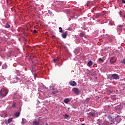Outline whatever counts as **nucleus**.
<instances>
[{
	"mask_svg": "<svg viewBox=\"0 0 125 125\" xmlns=\"http://www.w3.org/2000/svg\"><path fill=\"white\" fill-rule=\"evenodd\" d=\"M2 64V63L1 62H0V66H1Z\"/></svg>",
	"mask_w": 125,
	"mask_h": 125,
	"instance_id": "nucleus-30",
	"label": "nucleus"
},
{
	"mask_svg": "<svg viewBox=\"0 0 125 125\" xmlns=\"http://www.w3.org/2000/svg\"><path fill=\"white\" fill-rule=\"evenodd\" d=\"M99 125H103V124H99Z\"/></svg>",
	"mask_w": 125,
	"mask_h": 125,
	"instance_id": "nucleus-33",
	"label": "nucleus"
},
{
	"mask_svg": "<svg viewBox=\"0 0 125 125\" xmlns=\"http://www.w3.org/2000/svg\"><path fill=\"white\" fill-rule=\"evenodd\" d=\"M111 77L114 80H119L120 79V76L117 74H112Z\"/></svg>",
	"mask_w": 125,
	"mask_h": 125,
	"instance_id": "nucleus-3",
	"label": "nucleus"
},
{
	"mask_svg": "<svg viewBox=\"0 0 125 125\" xmlns=\"http://www.w3.org/2000/svg\"><path fill=\"white\" fill-rule=\"evenodd\" d=\"M122 64H125V59H124L123 61L121 62Z\"/></svg>",
	"mask_w": 125,
	"mask_h": 125,
	"instance_id": "nucleus-24",
	"label": "nucleus"
},
{
	"mask_svg": "<svg viewBox=\"0 0 125 125\" xmlns=\"http://www.w3.org/2000/svg\"><path fill=\"white\" fill-rule=\"evenodd\" d=\"M89 116H90L91 117H94V116H95V114L93 112H90L89 113Z\"/></svg>",
	"mask_w": 125,
	"mask_h": 125,
	"instance_id": "nucleus-13",
	"label": "nucleus"
},
{
	"mask_svg": "<svg viewBox=\"0 0 125 125\" xmlns=\"http://www.w3.org/2000/svg\"><path fill=\"white\" fill-rule=\"evenodd\" d=\"M40 119H41V118H39V120H40Z\"/></svg>",
	"mask_w": 125,
	"mask_h": 125,
	"instance_id": "nucleus-34",
	"label": "nucleus"
},
{
	"mask_svg": "<svg viewBox=\"0 0 125 125\" xmlns=\"http://www.w3.org/2000/svg\"><path fill=\"white\" fill-rule=\"evenodd\" d=\"M60 33H63V29H62V27H59Z\"/></svg>",
	"mask_w": 125,
	"mask_h": 125,
	"instance_id": "nucleus-19",
	"label": "nucleus"
},
{
	"mask_svg": "<svg viewBox=\"0 0 125 125\" xmlns=\"http://www.w3.org/2000/svg\"><path fill=\"white\" fill-rule=\"evenodd\" d=\"M81 125H84V124H82Z\"/></svg>",
	"mask_w": 125,
	"mask_h": 125,
	"instance_id": "nucleus-32",
	"label": "nucleus"
},
{
	"mask_svg": "<svg viewBox=\"0 0 125 125\" xmlns=\"http://www.w3.org/2000/svg\"><path fill=\"white\" fill-rule=\"evenodd\" d=\"M48 13H49V14H51L52 13V12H51V11H50L49 10H48Z\"/></svg>",
	"mask_w": 125,
	"mask_h": 125,
	"instance_id": "nucleus-25",
	"label": "nucleus"
},
{
	"mask_svg": "<svg viewBox=\"0 0 125 125\" xmlns=\"http://www.w3.org/2000/svg\"><path fill=\"white\" fill-rule=\"evenodd\" d=\"M116 62V59H111L110 60V63L111 64H114Z\"/></svg>",
	"mask_w": 125,
	"mask_h": 125,
	"instance_id": "nucleus-9",
	"label": "nucleus"
},
{
	"mask_svg": "<svg viewBox=\"0 0 125 125\" xmlns=\"http://www.w3.org/2000/svg\"><path fill=\"white\" fill-rule=\"evenodd\" d=\"M72 91L74 92L76 95H79L80 94V89L78 88L74 87L72 89Z\"/></svg>",
	"mask_w": 125,
	"mask_h": 125,
	"instance_id": "nucleus-2",
	"label": "nucleus"
},
{
	"mask_svg": "<svg viewBox=\"0 0 125 125\" xmlns=\"http://www.w3.org/2000/svg\"><path fill=\"white\" fill-rule=\"evenodd\" d=\"M69 84L72 85V86H76L77 85V83L74 81H71L69 82Z\"/></svg>",
	"mask_w": 125,
	"mask_h": 125,
	"instance_id": "nucleus-5",
	"label": "nucleus"
},
{
	"mask_svg": "<svg viewBox=\"0 0 125 125\" xmlns=\"http://www.w3.org/2000/svg\"><path fill=\"white\" fill-rule=\"evenodd\" d=\"M58 61H59V60L58 59H55L53 60L54 63H56V62H58Z\"/></svg>",
	"mask_w": 125,
	"mask_h": 125,
	"instance_id": "nucleus-22",
	"label": "nucleus"
},
{
	"mask_svg": "<svg viewBox=\"0 0 125 125\" xmlns=\"http://www.w3.org/2000/svg\"><path fill=\"white\" fill-rule=\"evenodd\" d=\"M52 94H56L58 93V91H53L52 92Z\"/></svg>",
	"mask_w": 125,
	"mask_h": 125,
	"instance_id": "nucleus-16",
	"label": "nucleus"
},
{
	"mask_svg": "<svg viewBox=\"0 0 125 125\" xmlns=\"http://www.w3.org/2000/svg\"><path fill=\"white\" fill-rule=\"evenodd\" d=\"M3 69H5L7 68V65L6 64H3L2 66Z\"/></svg>",
	"mask_w": 125,
	"mask_h": 125,
	"instance_id": "nucleus-14",
	"label": "nucleus"
},
{
	"mask_svg": "<svg viewBox=\"0 0 125 125\" xmlns=\"http://www.w3.org/2000/svg\"><path fill=\"white\" fill-rule=\"evenodd\" d=\"M67 35H68V31L64 32L62 34V38H63V39H66V38H67Z\"/></svg>",
	"mask_w": 125,
	"mask_h": 125,
	"instance_id": "nucleus-4",
	"label": "nucleus"
},
{
	"mask_svg": "<svg viewBox=\"0 0 125 125\" xmlns=\"http://www.w3.org/2000/svg\"><path fill=\"white\" fill-rule=\"evenodd\" d=\"M12 106H13V107H15V104H13Z\"/></svg>",
	"mask_w": 125,
	"mask_h": 125,
	"instance_id": "nucleus-29",
	"label": "nucleus"
},
{
	"mask_svg": "<svg viewBox=\"0 0 125 125\" xmlns=\"http://www.w3.org/2000/svg\"><path fill=\"white\" fill-rule=\"evenodd\" d=\"M80 37H81L82 38H83V37H84V33H81L80 34Z\"/></svg>",
	"mask_w": 125,
	"mask_h": 125,
	"instance_id": "nucleus-21",
	"label": "nucleus"
},
{
	"mask_svg": "<svg viewBox=\"0 0 125 125\" xmlns=\"http://www.w3.org/2000/svg\"><path fill=\"white\" fill-rule=\"evenodd\" d=\"M103 125H109V122L107 121H105L104 123H103Z\"/></svg>",
	"mask_w": 125,
	"mask_h": 125,
	"instance_id": "nucleus-17",
	"label": "nucleus"
},
{
	"mask_svg": "<svg viewBox=\"0 0 125 125\" xmlns=\"http://www.w3.org/2000/svg\"><path fill=\"white\" fill-rule=\"evenodd\" d=\"M99 61L101 62H104V60H103L101 58L99 59Z\"/></svg>",
	"mask_w": 125,
	"mask_h": 125,
	"instance_id": "nucleus-23",
	"label": "nucleus"
},
{
	"mask_svg": "<svg viewBox=\"0 0 125 125\" xmlns=\"http://www.w3.org/2000/svg\"><path fill=\"white\" fill-rule=\"evenodd\" d=\"M24 120V118H22V121Z\"/></svg>",
	"mask_w": 125,
	"mask_h": 125,
	"instance_id": "nucleus-35",
	"label": "nucleus"
},
{
	"mask_svg": "<svg viewBox=\"0 0 125 125\" xmlns=\"http://www.w3.org/2000/svg\"><path fill=\"white\" fill-rule=\"evenodd\" d=\"M33 33H34V34H37V30H34L33 31Z\"/></svg>",
	"mask_w": 125,
	"mask_h": 125,
	"instance_id": "nucleus-27",
	"label": "nucleus"
},
{
	"mask_svg": "<svg viewBox=\"0 0 125 125\" xmlns=\"http://www.w3.org/2000/svg\"><path fill=\"white\" fill-rule=\"evenodd\" d=\"M70 101H71V99L66 98L64 100V102L66 104H68V103H69Z\"/></svg>",
	"mask_w": 125,
	"mask_h": 125,
	"instance_id": "nucleus-6",
	"label": "nucleus"
},
{
	"mask_svg": "<svg viewBox=\"0 0 125 125\" xmlns=\"http://www.w3.org/2000/svg\"><path fill=\"white\" fill-rule=\"evenodd\" d=\"M93 63H92V62L91 61H90L87 64V66L88 67H91L93 65Z\"/></svg>",
	"mask_w": 125,
	"mask_h": 125,
	"instance_id": "nucleus-7",
	"label": "nucleus"
},
{
	"mask_svg": "<svg viewBox=\"0 0 125 125\" xmlns=\"http://www.w3.org/2000/svg\"><path fill=\"white\" fill-rule=\"evenodd\" d=\"M5 28H6V29H8L9 28H10V25H9L8 23H6L5 25Z\"/></svg>",
	"mask_w": 125,
	"mask_h": 125,
	"instance_id": "nucleus-11",
	"label": "nucleus"
},
{
	"mask_svg": "<svg viewBox=\"0 0 125 125\" xmlns=\"http://www.w3.org/2000/svg\"><path fill=\"white\" fill-rule=\"evenodd\" d=\"M123 3H125V0H122Z\"/></svg>",
	"mask_w": 125,
	"mask_h": 125,
	"instance_id": "nucleus-28",
	"label": "nucleus"
},
{
	"mask_svg": "<svg viewBox=\"0 0 125 125\" xmlns=\"http://www.w3.org/2000/svg\"><path fill=\"white\" fill-rule=\"evenodd\" d=\"M33 125H40V122H39V121H34L33 122Z\"/></svg>",
	"mask_w": 125,
	"mask_h": 125,
	"instance_id": "nucleus-10",
	"label": "nucleus"
},
{
	"mask_svg": "<svg viewBox=\"0 0 125 125\" xmlns=\"http://www.w3.org/2000/svg\"><path fill=\"white\" fill-rule=\"evenodd\" d=\"M50 90H55L54 87L53 86H51L50 87Z\"/></svg>",
	"mask_w": 125,
	"mask_h": 125,
	"instance_id": "nucleus-18",
	"label": "nucleus"
},
{
	"mask_svg": "<svg viewBox=\"0 0 125 125\" xmlns=\"http://www.w3.org/2000/svg\"><path fill=\"white\" fill-rule=\"evenodd\" d=\"M15 116L16 117H17V118H18V117H19V116H20V112H16L15 113Z\"/></svg>",
	"mask_w": 125,
	"mask_h": 125,
	"instance_id": "nucleus-12",
	"label": "nucleus"
},
{
	"mask_svg": "<svg viewBox=\"0 0 125 125\" xmlns=\"http://www.w3.org/2000/svg\"><path fill=\"white\" fill-rule=\"evenodd\" d=\"M94 16V17H95L96 18L98 19V18H99V17H100V16H101V14H100V13H97V14H96V15H95Z\"/></svg>",
	"mask_w": 125,
	"mask_h": 125,
	"instance_id": "nucleus-8",
	"label": "nucleus"
},
{
	"mask_svg": "<svg viewBox=\"0 0 125 125\" xmlns=\"http://www.w3.org/2000/svg\"><path fill=\"white\" fill-rule=\"evenodd\" d=\"M8 92L6 88H3L1 89L0 91V97L2 98V97H5L6 95H7Z\"/></svg>",
	"mask_w": 125,
	"mask_h": 125,
	"instance_id": "nucleus-1",
	"label": "nucleus"
},
{
	"mask_svg": "<svg viewBox=\"0 0 125 125\" xmlns=\"http://www.w3.org/2000/svg\"><path fill=\"white\" fill-rule=\"evenodd\" d=\"M109 92H110V93H112V91H111V90H109Z\"/></svg>",
	"mask_w": 125,
	"mask_h": 125,
	"instance_id": "nucleus-31",
	"label": "nucleus"
},
{
	"mask_svg": "<svg viewBox=\"0 0 125 125\" xmlns=\"http://www.w3.org/2000/svg\"><path fill=\"white\" fill-rule=\"evenodd\" d=\"M64 118V119H68V118H69V115L68 114H65Z\"/></svg>",
	"mask_w": 125,
	"mask_h": 125,
	"instance_id": "nucleus-20",
	"label": "nucleus"
},
{
	"mask_svg": "<svg viewBox=\"0 0 125 125\" xmlns=\"http://www.w3.org/2000/svg\"><path fill=\"white\" fill-rule=\"evenodd\" d=\"M118 27L119 28H123L124 27V26L123 25H119Z\"/></svg>",
	"mask_w": 125,
	"mask_h": 125,
	"instance_id": "nucleus-26",
	"label": "nucleus"
},
{
	"mask_svg": "<svg viewBox=\"0 0 125 125\" xmlns=\"http://www.w3.org/2000/svg\"><path fill=\"white\" fill-rule=\"evenodd\" d=\"M11 122H12V118H9L8 120V124H10Z\"/></svg>",
	"mask_w": 125,
	"mask_h": 125,
	"instance_id": "nucleus-15",
	"label": "nucleus"
}]
</instances>
